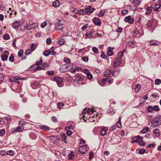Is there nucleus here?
<instances>
[{
    "label": "nucleus",
    "instance_id": "nucleus-1",
    "mask_svg": "<svg viewBox=\"0 0 161 161\" xmlns=\"http://www.w3.org/2000/svg\"><path fill=\"white\" fill-rule=\"evenodd\" d=\"M132 143H138V144L142 147L145 146V143L143 141V138L140 136L133 137L132 138Z\"/></svg>",
    "mask_w": 161,
    "mask_h": 161
},
{
    "label": "nucleus",
    "instance_id": "nucleus-2",
    "mask_svg": "<svg viewBox=\"0 0 161 161\" xmlns=\"http://www.w3.org/2000/svg\"><path fill=\"white\" fill-rule=\"evenodd\" d=\"M161 124V116L154 118L151 121V126L153 127H158Z\"/></svg>",
    "mask_w": 161,
    "mask_h": 161
},
{
    "label": "nucleus",
    "instance_id": "nucleus-3",
    "mask_svg": "<svg viewBox=\"0 0 161 161\" xmlns=\"http://www.w3.org/2000/svg\"><path fill=\"white\" fill-rule=\"evenodd\" d=\"M113 81V79H110L109 78H104L102 80V83L100 85L102 86H103L106 84L108 83V85L112 84Z\"/></svg>",
    "mask_w": 161,
    "mask_h": 161
},
{
    "label": "nucleus",
    "instance_id": "nucleus-4",
    "mask_svg": "<svg viewBox=\"0 0 161 161\" xmlns=\"http://www.w3.org/2000/svg\"><path fill=\"white\" fill-rule=\"evenodd\" d=\"M122 60L120 58H116L113 63L112 65L114 68H116L122 62Z\"/></svg>",
    "mask_w": 161,
    "mask_h": 161
},
{
    "label": "nucleus",
    "instance_id": "nucleus-5",
    "mask_svg": "<svg viewBox=\"0 0 161 161\" xmlns=\"http://www.w3.org/2000/svg\"><path fill=\"white\" fill-rule=\"evenodd\" d=\"M70 70L69 66L67 64L62 65L60 68V70L61 72H65L68 71Z\"/></svg>",
    "mask_w": 161,
    "mask_h": 161
},
{
    "label": "nucleus",
    "instance_id": "nucleus-6",
    "mask_svg": "<svg viewBox=\"0 0 161 161\" xmlns=\"http://www.w3.org/2000/svg\"><path fill=\"white\" fill-rule=\"evenodd\" d=\"M92 21L95 25L100 26L102 24L101 20L98 17H95L92 19Z\"/></svg>",
    "mask_w": 161,
    "mask_h": 161
},
{
    "label": "nucleus",
    "instance_id": "nucleus-7",
    "mask_svg": "<svg viewBox=\"0 0 161 161\" xmlns=\"http://www.w3.org/2000/svg\"><path fill=\"white\" fill-rule=\"evenodd\" d=\"M124 21L125 22H128L129 24H132L134 21V18L131 17V16L129 15L125 18Z\"/></svg>",
    "mask_w": 161,
    "mask_h": 161
},
{
    "label": "nucleus",
    "instance_id": "nucleus-8",
    "mask_svg": "<svg viewBox=\"0 0 161 161\" xmlns=\"http://www.w3.org/2000/svg\"><path fill=\"white\" fill-rule=\"evenodd\" d=\"M87 150V147L85 145L80 146L79 148V151L82 154H85Z\"/></svg>",
    "mask_w": 161,
    "mask_h": 161
},
{
    "label": "nucleus",
    "instance_id": "nucleus-9",
    "mask_svg": "<svg viewBox=\"0 0 161 161\" xmlns=\"http://www.w3.org/2000/svg\"><path fill=\"white\" fill-rule=\"evenodd\" d=\"M120 72V69L119 68H115L112 72V76L116 77L119 74Z\"/></svg>",
    "mask_w": 161,
    "mask_h": 161
},
{
    "label": "nucleus",
    "instance_id": "nucleus-10",
    "mask_svg": "<svg viewBox=\"0 0 161 161\" xmlns=\"http://www.w3.org/2000/svg\"><path fill=\"white\" fill-rule=\"evenodd\" d=\"M85 11L87 14H89L92 13L95 10V9L93 8H92L91 6H89L87 8H85Z\"/></svg>",
    "mask_w": 161,
    "mask_h": 161
},
{
    "label": "nucleus",
    "instance_id": "nucleus-11",
    "mask_svg": "<svg viewBox=\"0 0 161 161\" xmlns=\"http://www.w3.org/2000/svg\"><path fill=\"white\" fill-rule=\"evenodd\" d=\"M53 80L56 81L57 84L58 86L61 87V83L63 81L62 79L59 77H55L53 78Z\"/></svg>",
    "mask_w": 161,
    "mask_h": 161
},
{
    "label": "nucleus",
    "instance_id": "nucleus-12",
    "mask_svg": "<svg viewBox=\"0 0 161 161\" xmlns=\"http://www.w3.org/2000/svg\"><path fill=\"white\" fill-rule=\"evenodd\" d=\"M75 81H76L79 84H82L83 83L82 82V79L80 77V75L78 74H75Z\"/></svg>",
    "mask_w": 161,
    "mask_h": 161
},
{
    "label": "nucleus",
    "instance_id": "nucleus-13",
    "mask_svg": "<svg viewBox=\"0 0 161 161\" xmlns=\"http://www.w3.org/2000/svg\"><path fill=\"white\" fill-rule=\"evenodd\" d=\"M39 83L38 81H33L31 83V85L33 89H36L38 86Z\"/></svg>",
    "mask_w": 161,
    "mask_h": 161
},
{
    "label": "nucleus",
    "instance_id": "nucleus-14",
    "mask_svg": "<svg viewBox=\"0 0 161 161\" xmlns=\"http://www.w3.org/2000/svg\"><path fill=\"white\" fill-rule=\"evenodd\" d=\"M38 126L40 129L45 131H49L50 130V128L48 126L45 125H40Z\"/></svg>",
    "mask_w": 161,
    "mask_h": 161
},
{
    "label": "nucleus",
    "instance_id": "nucleus-15",
    "mask_svg": "<svg viewBox=\"0 0 161 161\" xmlns=\"http://www.w3.org/2000/svg\"><path fill=\"white\" fill-rule=\"evenodd\" d=\"M36 133V131L31 132L29 134L30 138L32 139H36L37 137Z\"/></svg>",
    "mask_w": 161,
    "mask_h": 161
},
{
    "label": "nucleus",
    "instance_id": "nucleus-16",
    "mask_svg": "<svg viewBox=\"0 0 161 161\" xmlns=\"http://www.w3.org/2000/svg\"><path fill=\"white\" fill-rule=\"evenodd\" d=\"M19 25V22L17 21H15L12 23V26L15 30H17Z\"/></svg>",
    "mask_w": 161,
    "mask_h": 161
},
{
    "label": "nucleus",
    "instance_id": "nucleus-17",
    "mask_svg": "<svg viewBox=\"0 0 161 161\" xmlns=\"http://www.w3.org/2000/svg\"><path fill=\"white\" fill-rule=\"evenodd\" d=\"M37 26V25L36 24L33 23L31 25H27V28L29 30H31L32 29L36 28Z\"/></svg>",
    "mask_w": 161,
    "mask_h": 161
},
{
    "label": "nucleus",
    "instance_id": "nucleus-18",
    "mask_svg": "<svg viewBox=\"0 0 161 161\" xmlns=\"http://www.w3.org/2000/svg\"><path fill=\"white\" fill-rule=\"evenodd\" d=\"M111 74H112V72L111 70L108 69L105 71V72L103 74V75L105 77H108L110 76Z\"/></svg>",
    "mask_w": 161,
    "mask_h": 161
},
{
    "label": "nucleus",
    "instance_id": "nucleus-19",
    "mask_svg": "<svg viewBox=\"0 0 161 161\" xmlns=\"http://www.w3.org/2000/svg\"><path fill=\"white\" fill-rule=\"evenodd\" d=\"M52 5L54 7L57 8L60 5V3L58 0H56L53 3Z\"/></svg>",
    "mask_w": 161,
    "mask_h": 161
},
{
    "label": "nucleus",
    "instance_id": "nucleus-20",
    "mask_svg": "<svg viewBox=\"0 0 161 161\" xmlns=\"http://www.w3.org/2000/svg\"><path fill=\"white\" fill-rule=\"evenodd\" d=\"M107 129L106 128H102L100 132V135L103 136H104L107 133Z\"/></svg>",
    "mask_w": 161,
    "mask_h": 161
},
{
    "label": "nucleus",
    "instance_id": "nucleus-21",
    "mask_svg": "<svg viewBox=\"0 0 161 161\" xmlns=\"http://www.w3.org/2000/svg\"><path fill=\"white\" fill-rule=\"evenodd\" d=\"M68 159L69 160H73L75 158V155L73 152L71 151L70 153L69 154Z\"/></svg>",
    "mask_w": 161,
    "mask_h": 161
},
{
    "label": "nucleus",
    "instance_id": "nucleus-22",
    "mask_svg": "<svg viewBox=\"0 0 161 161\" xmlns=\"http://www.w3.org/2000/svg\"><path fill=\"white\" fill-rule=\"evenodd\" d=\"M22 130V128L20 126H19L16 128H13L12 129V131L13 133H15L17 132H19Z\"/></svg>",
    "mask_w": 161,
    "mask_h": 161
},
{
    "label": "nucleus",
    "instance_id": "nucleus-23",
    "mask_svg": "<svg viewBox=\"0 0 161 161\" xmlns=\"http://www.w3.org/2000/svg\"><path fill=\"white\" fill-rule=\"evenodd\" d=\"M121 117H119V118L118 121L116 123V126L118 128H120L122 127L121 119Z\"/></svg>",
    "mask_w": 161,
    "mask_h": 161
},
{
    "label": "nucleus",
    "instance_id": "nucleus-24",
    "mask_svg": "<svg viewBox=\"0 0 161 161\" xmlns=\"http://www.w3.org/2000/svg\"><path fill=\"white\" fill-rule=\"evenodd\" d=\"M117 139L116 138H114L112 137L110 140H109L108 141L112 144H115L117 143Z\"/></svg>",
    "mask_w": 161,
    "mask_h": 161
},
{
    "label": "nucleus",
    "instance_id": "nucleus-25",
    "mask_svg": "<svg viewBox=\"0 0 161 161\" xmlns=\"http://www.w3.org/2000/svg\"><path fill=\"white\" fill-rule=\"evenodd\" d=\"M63 25L62 24H59L58 25L56 26V31H60L62 30V31H63L62 29L63 28Z\"/></svg>",
    "mask_w": 161,
    "mask_h": 161
},
{
    "label": "nucleus",
    "instance_id": "nucleus-26",
    "mask_svg": "<svg viewBox=\"0 0 161 161\" xmlns=\"http://www.w3.org/2000/svg\"><path fill=\"white\" fill-rule=\"evenodd\" d=\"M60 136L62 141L65 143H67L66 141V136L65 134L64 133H62L61 134Z\"/></svg>",
    "mask_w": 161,
    "mask_h": 161
},
{
    "label": "nucleus",
    "instance_id": "nucleus-27",
    "mask_svg": "<svg viewBox=\"0 0 161 161\" xmlns=\"http://www.w3.org/2000/svg\"><path fill=\"white\" fill-rule=\"evenodd\" d=\"M113 49L111 48V47H108V51L107 52V54L108 56H111L113 54V53L112 52Z\"/></svg>",
    "mask_w": 161,
    "mask_h": 161
},
{
    "label": "nucleus",
    "instance_id": "nucleus-28",
    "mask_svg": "<svg viewBox=\"0 0 161 161\" xmlns=\"http://www.w3.org/2000/svg\"><path fill=\"white\" fill-rule=\"evenodd\" d=\"M161 7L160 4H155L154 6V11H159V9Z\"/></svg>",
    "mask_w": 161,
    "mask_h": 161
},
{
    "label": "nucleus",
    "instance_id": "nucleus-29",
    "mask_svg": "<svg viewBox=\"0 0 161 161\" xmlns=\"http://www.w3.org/2000/svg\"><path fill=\"white\" fill-rule=\"evenodd\" d=\"M130 2L132 4H134L138 6L140 4L139 0H130Z\"/></svg>",
    "mask_w": 161,
    "mask_h": 161
},
{
    "label": "nucleus",
    "instance_id": "nucleus-30",
    "mask_svg": "<svg viewBox=\"0 0 161 161\" xmlns=\"http://www.w3.org/2000/svg\"><path fill=\"white\" fill-rule=\"evenodd\" d=\"M141 88V86L139 84H137L136 86L135 90L136 93H138L140 90Z\"/></svg>",
    "mask_w": 161,
    "mask_h": 161
},
{
    "label": "nucleus",
    "instance_id": "nucleus-31",
    "mask_svg": "<svg viewBox=\"0 0 161 161\" xmlns=\"http://www.w3.org/2000/svg\"><path fill=\"white\" fill-rule=\"evenodd\" d=\"M105 12L106 11L105 10H102L97 14V15L99 17L103 16L104 15Z\"/></svg>",
    "mask_w": 161,
    "mask_h": 161
},
{
    "label": "nucleus",
    "instance_id": "nucleus-32",
    "mask_svg": "<svg viewBox=\"0 0 161 161\" xmlns=\"http://www.w3.org/2000/svg\"><path fill=\"white\" fill-rule=\"evenodd\" d=\"M153 9V7L150 6L147 7V12L146 13V14L149 15L150 13L152 12V11Z\"/></svg>",
    "mask_w": 161,
    "mask_h": 161
},
{
    "label": "nucleus",
    "instance_id": "nucleus-33",
    "mask_svg": "<svg viewBox=\"0 0 161 161\" xmlns=\"http://www.w3.org/2000/svg\"><path fill=\"white\" fill-rule=\"evenodd\" d=\"M9 81L12 82H14L17 83H19V82L18 79L15 78V77H13L11 79H9Z\"/></svg>",
    "mask_w": 161,
    "mask_h": 161
},
{
    "label": "nucleus",
    "instance_id": "nucleus-34",
    "mask_svg": "<svg viewBox=\"0 0 161 161\" xmlns=\"http://www.w3.org/2000/svg\"><path fill=\"white\" fill-rule=\"evenodd\" d=\"M1 58L2 60L3 61H5L7 60L8 57V55H1Z\"/></svg>",
    "mask_w": 161,
    "mask_h": 161
},
{
    "label": "nucleus",
    "instance_id": "nucleus-35",
    "mask_svg": "<svg viewBox=\"0 0 161 161\" xmlns=\"http://www.w3.org/2000/svg\"><path fill=\"white\" fill-rule=\"evenodd\" d=\"M92 33L93 32L92 31H89L86 32V35L88 37H91L93 36Z\"/></svg>",
    "mask_w": 161,
    "mask_h": 161
},
{
    "label": "nucleus",
    "instance_id": "nucleus-36",
    "mask_svg": "<svg viewBox=\"0 0 161 161\" xmlns=\"http://www.w3.org/2000/svg\"><path fill=\"white\" fill-rule=\"evenodd\" d=\"M36 48V45L32 43L31 45V51H34Z\"/></svg>",
    "mask_w": 161,
    "mask_h": 161
},
{
    "label": "nucleus",
    "instance_id": "nucleus-37",
    "mask_svg": "<svg viewBox=\"0 0 161 161\" xmlns=\"http://www.w3.org/2000/svg\"><path fill=\"white\" fill-rule=\"evenodd\" d=\"M10 107L12 108H14L15 109H17L19 108V105L15 103H13L11 104L10 105Z\"/></svg>",
    "mask_w": 161,
    "mask_h": 161
},
{
    "label": "nucleus",
    "instance_id": "nucleus-38",
    "mask_svg": "<svg viewBox=\"0 0 161 161\" xmlns=\"http://www.w3.org/2000/svg\"><path fill=\"white\" fill-rule=\"evenodd\" d=\"M153 23V21L151 20H149L147 23V26L148 28H151L152 26V24Z\"/></svg>",
    "mask_w": 161,
    "mask_h": 161
},
{
    "label": "nucleus",
    "instance_id": "nucleus-39",
    "mask_svg": "<svg viewBox=\"0 0 161 161\" xmlns=\"http://www.w3.org/2000/svg\"><path fill=\"white\" fill-rule=\"evenodd\" d=\"M149 130V128L148 127H146L142 129L141 132L142 134H145Z\"/></svg>",
    "mask_w": 161,
    "mask_h": 161
},
{
    "label": "nucleus",
    "instance_id": "nucleus-40",
    "mask_svg": "<svg viewBox=\"0 0 161 161\" xmlns=\"http://www.w3.org/2000/svg\"><path fill=\"white\" fill-rule=\"evenodd\" d=\"M50 53L51 52L49 50H46L44 52L43 54L45 56L47 57L50 54Z\"/></svg>",
    "mask_w": 161,
    "mask_h": 161
},
{
    "label": "nucleus",
    "instance_id": "nucleus-41",
    "mask_svg": "<svg viewBox=\"0 0 161 161\" xmlns=\"http://www.w3.org/2000/svg\"><path fill=\"white\" fill-rule=\"evenodd\" d=\"M14 55L13 54H10V57L9 58V60L10 62H14Z\"/></svg>",
    "mask_w": 161,
    "mask_h": 161
},
{
    "label": "nucleus",
    "instance_id": "nucleus-42",
    "mask_svg": "<svg viewBox=\"0 0 161 161\" xmlns=\"http://www.w3.org/2000/svg\"><path fill=\"white\" fill-rule=\"evenodd\" d=\"M153 132L154 134H157L158 136H159L160 135L159 130L158 129H154L153 131Z\"/></svg>",
    "mask_w": 161,
    "mask_h": 161
},
{
    "label": "nucleus",
    "instance_id": "nucleus-43",
    "mask_svg": "<svg viewBox=\"0 0 161 161\" xmlns=\"http://www.w3.org/2000/svg\"><path fill=\"white\" fill-rule=\"evenodd\" d=\"M6 154L9 155L11 156H14V154L13 151L12 150H8L6 152Z\"/></svg>",
    "mask_w": 161,
    "mask_h": 161
},
{
    "label": "nucleus",
    "instance_id": "nucleus-44",
    "mask_svg": "<svg viewBox=\"0 0 161 161\" xmlns=\"http://www.w3.org/2000/svg\"><path fill=\"white\" fill-rule=\"evenodd\" d=\"M86 11H85V9L84 10L80 9L79 14L80 15H83L86 14Z\"/></svg>",
    "mask_w": 161,
    "mask_h": 161
},
{
    "label": "nucleus",
    "instance_id": "nucleus-45",
    "mask_svg": "<svg viewBox=\"0 0 161 161\" xmlns=\"http://www.w3.org/2000/svg\"><path fill=\"white\" fill-rule=\"evenodd\" d=\"M24 51L22 49H20L18 52V56L19 57H21L23 54Z\"/></svg>",
    "mask_w": 161,
    "mask_h": 161
},
{
    "label": "nucleus",
    "instance_id": "nucleus-46",
    "mask_svg": "<svg viewBox=\"0 0 161 161\" xmlns=\"http://www.w3.org/2000/svg\"><path fill=\"white\" fill-rule=\"evenodd\" d=\"M92 50L93 53H95L98 54V53L99 51L97 48L95 47H92Z\"/></svg>",
    "mask_w": 161,
    "mask_h": 161
},
{
    "label": "nucleus",
    "instance_id": "nucleus-47",
    "mask_svg": "<svg viewBox=\"0 0 161 161\" xmlns=\"http://www.w3.org/2000/svg\"><path fill=\"white\" fill-rule=\"evenodd\" d=\"M161 83V80L160 79H156L155 80V84L156 85H158Z\"/></svg>",
    "mask_w": 161,
    "mask_h": 161
},
{
    "label": "nucleus",
    "instance_id": "nucleus-48",
    "mask_svg": "<svg viewBox=\"0 0 161 161\" xmlns=\"http://www.w3.org/2000/svg\"><path fill=\"white\" fill-rule=\"evenodd\" d=\"M149 45L150 46H151L153 45L155 46L158 45V44H157L154 41L152 40L150 42Z\"/></svg>",
    "mask_w": 161,
    "mask_h": 161
},
{
    "label": "nucleus",
    "instance_id": "nucleus-49",
    "mask_svg": "<svg viewBox=\"0 0 161 161\" xmlns=\"http://www.w3.org/2000/svg\"><path fill=\"white\" fill-rule=\"evenodd\" d=\"M138 151L139 152L138 153L139 154H143L145 153L146 150L145 149L142 148V149H140V150H139Z\"/></svg>",
    "mask_w": 161,
    "mask_h": 161
},
{
    "label": "nucleus",
    "instance_id": "nucleus-50",
    "mask_svg": "<svg viewBox=\"0 0 161 161\" xmlns=\"http://www.w3.org/2000/svg\"><path fill=\"white\" fill-rule=\"evenodd\" d=\"M31 52H32L30 49L26 50L25 52V54L26 55H28L31 53Z\"/></svg>",
    "mask_w": 161,
    "mask_h": 161
},
{
    "label": "nucleus",
    "instance_id": "nucleus-51",
    "mask_svg": "<svg viewBox=\"0 0 161 161\" xmlns=\"http://www.w3.org/2000/svg\"><path fill=\"white\" fill-rule=\"evenodd\" d=\"M153 110L157 112L159 110V108L158 106L155 105L153 107Z\"/></svg>",
    "mask_w": 161,
    "mask_h": 161
},
{
    "label": "nucleus",
    "instance_id": "nucleus-52",
    "mask_svg": "<svg viewBox=\"0 0 161 161\" xmlns=\"http://www.w3.org/2000/svg\"><path fill=\"white\" fill-rule=\"evenodd\" d=\"M10 38L9 35L8 34H5L3 36V38L5 40H7Z\"/></svg>",
    "mask_w": 161,
    "mask_h": 161
},
{
    "label": "nucleus",
    "instance_id": "nucleus-53",
    "mask_svg": "<svg viewBox=\"0 0 161 161\" xmlns=\"http://www.w3.org/2000/svg\"><path fill=\"white\" fill-rule=\"evenodd\" d=\"M64 42H65V41H64V40L62 39L59 40L58 41V43L59 45H61L62 44H63V43H64Z\"/></svg>",
    "mask_w": 161,
    "mask_h": 161
},
{
    "label": "nucleus",
    "instance_id": "nucleus-54",
    "mask_svg": "<svg viewBox=\"0 0 161 161\" xmlns=\"http://www.w3.org/2000/svg\"><path fill=\"white\" fill-rule=\"evenodd\" d=\"M5 130L3 129H2L0 130V136H3L5 134Z\"/></svg>",
    "mask_w": 161,
    "mask_h": 161
},
{
    "label": "nucleus",
    "instance_id": "nucleus-55",
    "mask_svg": "<svg viewBox=\"0 0 161 161\" xmlns=\"http://www.w3.org/2000/svg\"><path fill=\"white\" fill-rule=\"evenodd\" d=\"M64 61L66 63L69 64L70 62V60L69 58L68 57H65L64 59Z\"/></svg>",
    "mask_w": 161,
    "mask_h": 161
},
{
    "label": "nucleus",
    "instance_id": "nucleus-56",
    "mask_svg": "<svg viewBox=\"0 0 161 161\" xmlns=\"http://www.w3.org/2000/svg\"><path fill=\"white\" fill-rule=\"evenodd\" d=\"M125 51V50L124 49L122 52H120L118 53V55L119 56V57L118 58H121L123 56V52Z\"/></svg>",
    "mask_w": 161,
    "mask_h": 161
},
{
    "label": "nucleus",
    "instance_id": "nucleus-57",
    "mask_svg": "<svg viewBox=\"0 0 161 161\" xmlns=\"http://www.w3.org/2000/svg\"><path fill=\"white\" fill-rule=\"evenodd\" d=\"M147 110L149 112H151L153 110V106H148Z\"/></svg>",
    "mask_w": 161,
    "mask_h": 161
},
{
    "label": "nucleus",
    "instance_id": "nucleus-58",
    "mask_svg": "<svg viewBox=\"0 0 161 161\" xmlns=\"http://www.w3.org/2000/svg\"><path fill=\"white\" fill-rule=\"evenodd\" d=\"M134 44L133 41H130L129 42H127V44L126 45V46L128 47H131V46Z\"/></svg>",
    "mask_w": 161,
    "mask_h": 161
},
{
    "label": "nucleus",
    "instance_id": "nucleus-59",
    "mask_svg": "<svg viewBox=\"0 0 161 161\" xmlns=\"http://www.w3.org/2000/svg\"><path fill=\"white\" fill-rule=\"evenodd\" d=\"M88 58L87 57H81V59L84 62H87L88 60Z\"/></svg>",
    "mask_w": 161,
    "mask_h": 161
},
{
    "label": "nucleus",
    "instance_id": "nucleus-60",
    "mask_svg": "<svg viewBox=\"0 0 161 161\" xmlns=\"http://www.w3.org/2000/svg\"><path fill=\"white\" fill-rule=\"evenodd\" d=\"M93 153L92 151H90L89 154V159L91 160L93 157Z\"/></svg>",
    "mask_w": 161,
    "mask_h": 161
},
{
    "label": "nucleus",
    "instance_id": "nucleus-61",
    "mask_svg": "<svg viewBox=\"0 0 161 161\" xmlns=\"http://www.w3.org/2000/svg\"><path fill=\"white\" fill-rule=\"evenodd\" d=\"M42 66L44 68H47L49 66V64L47 63H43L42 64Z\"/></svg>",
    "mask_w": 161,
    "mask_h": 161
},
{
    "label": "nucleus",
    "instance_id": "nucleus-62",
    "mask_svg": "<svg viewBox=\"0 0 161 161\" xmlns=\"http://www.w3.org/2000/svg\"><path fill=\"white\" fill-rule=\"evenodd\" d=\"M52 120L53 122L56 123L58 122V119L57 118L54 116H53L52 117Z\"/></svg>",
    "mask_w": 161,
    "mask_h": 161
},
{
    "label": "nucleus",
    "instance_id": "nucleus-63",
    "mask_svg": "<svg viewBox=\"0 0 161 161\" xmlns=\"http://www.w3.org/2000/svg\"><path fill=\"white\" fill-rule=\"evenodd\" d=\"M51 42V39L50 38H48L46 40V43L47 45H50Z\"/></svg>",
    "mask_w": 161,
    "mask_h": 161
},
{
    "label": "nucleus",
    "instance_id": "nucleus-64",
    "mask_svg": "<svg viewBox=\"0 0 161 161\" xmlns=\"http://www.w3.org/2000/svg\"><path fill=\"white\" fill-rule=\"evenodd\" d=\"M87 113L89 114H92L93 113V110L91 109H87Z\"/></svg>",
    "mask_w": 161,
    "mask_h": 161
}]
</instances>
